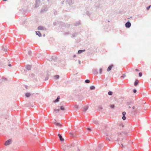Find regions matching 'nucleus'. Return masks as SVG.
Listing matches in <instances>:
<instances>
[{"mask_svg":"<svg viewBox=\"0 0 151 151\" xmlns=\"http://www.w3.org/2000/svg\"><path fill=\"white\" fill-rule=\"evenodd\" d=\"M2 80L3 81H5L6 80H7L6 78H2Z\"/></svg>","mask_w":151,"mask_h":151,"instance_id":"41","label":"nucleus"},{"mask_svg":"<svg viewBox=\"0 0 151 151\" xmlns=\"http://www.w3.org/2000/svg\"><path fill=\"white\" fill-rule=\"evenodd\" d=\"M131 23L129 21L127 22L125 24V27L127 28H130L131 26Z\"/></svg>","mask_w":151,"mask_h":151,"instance_id":"6","label":"nucleus"},{"mask_svg":"<svg viewBox=\"0 0 151 151\" xmlns=\"http://www.w3.org/2000/svg\"><path fill=\"white\" fill-rule=\"evenodd\" d=\"M60 97L59 96H58L56 99L54 101L55 103L58 102L59 101V100L60 99Z\"/></svg>","mask_w":151,"mask_h":151,"instance_id":"22","label":"nucleus"},{"mask_svg":"<svg viewBox=\"0 0 151 151\" xmlns=\"http://www.w3.org/2000/svg\"><path fill=\"white\" fill-rule=\"evenodd\" d=\"M8 65L9 66V67H11L12 66V65H11V64H8Z\"/></svg>","mask_w":151,"mask_h":151,"instance_id":"49","label":"nucleus"},{"mask_svg":"<svg viewBox=\"0 0 151 151\" xmlns=\"http://www.w3.org/2000/svg\"><path fill=\"white\" fill-rule=\"evenodd\" d=\"M138 83V81L137 80H136L134 83V85L136 86L137 85Z\"/></svg>","mask_w":151,"mask_h":151,"instance_id":"23","label":"nucleus"},{"mask_svg":"<svg viewBox=\"0 0 151 151\" xmlns=\"http://www.w3.org/2000/svg\"><path fill=\"white\" fill-rule=\"evenodd\" d=\"M48 79V77H46L45 78V80L46 81Z\"/></svg>","mask_w":151,"mask_h":151,"instance_id":"48","label":"nucleus"},{"mask_svg":"<svg viewBox=\"0 0 151 151\" xmlns=\"http://www.w3.org/2000/svg\"><path fill=\"white\" fill-rule=\"evenodd\" d=\"M44 28L43 27L41 26H39L37 28L38 29L40 30H44Z\"/></svg>","mask_w":151,"mask_h":151,"instance_id":"11","label":"nucleus"},{"mask_svg":"<svg viewBox=\"0 0 151 151\" xmlns=\"http://www.w3.org/2000/svg\"><path fill=\"white\" fill-rule=\"evenodd\" d=\"M54 124L57 126H60L61 125V124L58 123H56V122H54Z\"/></svg>","mask_w":151,"mask_h":151,"instance_id":"24","label":"nucleus"},{"mask_svg":"<svg viewBox=\"0 0 151 151\" xmlns=\"http://www.w3.org/2000/svg\"><path fill=\"white\" fill-rule=\"evenodd\" d=\"M47 10L48 7H47V6L46 5L44 6L42 9L41 12L42 13L44 12L47 11Z\"/></svg>","mask_w":151,"mask_h":151,"instance_id":"4","label":"nucleus"},{"mask_svg":"<svg viewBox=\"0 0 151 151\" xmlns=\"http://www.w3.org/2000/svg\"><path fill=\"white\" fill-rule=\"evenodd\" d=\"M28 53L29 55H30L31 54V51H28Z\"/></svg>","mask_w":151,"mask_h":151,"instance_id":"40","label":"nucleus"},{"mask_svg":"<svg viewBox=\"0 0 151 151\" xmlns=\"http://www.w3.org/2000/svg\"><path fill=\"white\" fill-rule=\"evenodd\" d=\"M102 69L101 68H100L99 69V73L101 74L102 73Z\"/></svg>","mask_w":151,"mask_h":151,"instance_id":"35","label":"nucleus"},{"mask_svg":"<svg viewBox=\"0 0 151 151\" xmlns=\"http://www.w3.org/2000/svg\"><path fill=\"white\" fill-rule=\"evenodd\" d=\"M60 111V109H54L55 111L58 112V111Z\"/></svg>","mask_w":151,"mask_h":151,"instance_id":"32","label":"nucleus"},{"mask_svg":"<svg viewBox=\"0 0 151 151\" xmlns=\"http://www.w3.org/2000/svg\"><path fill=\"white\" fill-rule=\"evenodd\" d=\"M67 2L69 5H71L74 3V0H67Z\"/></svg>","mask_w":151,"mask_h":151,"instance_id":"7","label":"nucleus"},{"mask_svg":"<svg viewBox=\"0 0 151 151\" xmlns=\"http://www.w3.org/2000/svg\"><path fill=\"white\" fill-rule=\"evenodd\" d=\"M12 141V139H9L8 140L6 141L5 142L4 145H9L10 142Z\"/></svg>","mask_w":151,"mask_h":151,"instance_id":"8","label":"nucleus"},{"mask_svg":"<svg viewBox=\"0 0 151 151\" xmlns=\"http://www.w3.org/2000/svg\"><path fill=\"white\" fill-rule=\"evenodd\" d=\"M113 66V65H110V66H109L107 68V71L109 72L110 70H111Z\"/></svg>","mask_w":151,"mask_h":151,"instance_id":"14","label":"nucleus"},{"mask_svg":"<svg viewBox=\"0 0 151 151\" xmlns=\"http://www.w3.org/2000/svg\"><path fill=\"white\" fill-rule=\"evenodd\" d=\"M70 147V145H67L64 146L63 147V149L64 151H68Z\"/></svg>","mask_w":151,"mask_h":151,"instance_id":"3","label":"nucleus"},{"mask_svg":"<svg viewBox=\"0 0 151 151\" xmlns=\"http://www.w3.org/2000/svg\"><path fill=\"white\" fill-rule=\"evenodd\" d=\"M78 151H80V150H78Z\"/></svg>","mask_w":151,"mask_h":151,"instance_id":"62","label":"nucleus"},{"mask_svg":"<svg viewBox=\"0 0 151 151\" xmlns=\"http://www.w3.org/2000/svg\"><path fill=\"white\" fill-rule=\"evenodd\" d=\"M7 47H4L3 46L2 47V50L6 52L7 50Z\"/></svg>","mask_w":151,"mask_h":151,"instance_id":"15","label":"nucleus"},{"mask_svg":"<svg viewBox=\"0 0 151 151\" xmlns=\"http://www.w3.org/2000/svg\"><path fill=\"white\" fill-rule=\"evenodd\" d=\"M4 1H7V0H3Z\"/></svg>","mask_w":151,"mask_h":151,"instance_id":"59","label":"nucleus"},{"mask_svg":"<svg viewBox=\"0 0 151 151\" xmlns=\"http://www.w3.org/2000/svg\"><path fill=\"white\" fill-rule=\"evenodd\" d=\"M79 64H80V63H81V61H80V60H79Z\"/></svg>","mask_w":151,"mask_h":151,"instance_id":"56","label":"nucleus"},{"mask_svg":"<svg viewBox=\"0 0 151 151\" xmlns=\"http://www.w3.org/2000/svg\"><path fill=\"white\" fill-rule=\"evenodd\" d=\"M151 7V5L150 6H148V7H147L146 8L147 9V10H148Z\"/></svg>","mask_w":151,"mask_h":151,"instance_id":"34","label":"nucleus"},{"mask_svg":"<svg viewBox=\"0 0 151 151\" xmlns=\"http://www.w3.org/2000/svg\"><path fill=\"white\" fill-rule=\"evenodd\" d=\"M133 92L134 93H136L137 92V90L136 89H134Z\"/></svg>","mask_w":151,"mask_h":151,"instance_id":"42","label":"nucleus"},{"mask_svg":"<svg viewBox=\"0 0 151 151\" xmlns=\"http://www.w3.org/2000/svg\"><path fill=\"white\" fill-rule=\"evenodd\" d=\"M132 108L133 109H135V107L134 106H133Z\"/></svg>","mask_w":151,"mask_h":151,"instance_id":"51","label":"nucleus"},{"mask_svg":"<svg viewBox=\"0 0 151 151\" xmlns=\"http://www.w3.org/2000/svg\"><path fill=\"white\" fill-rule=\"evenodd\" d=\"M36 35H38L39 37H41L42 36L40 32L39 31H36Z\"/></svg>","mask_w":151,"mask_h":151,"instance_id":"13","label":"nucleus"},{"mask_svg":"<svg viewBox=\"0 0 151 151\" xmlns=\"http://www.w3.org/2000/svg\"><path fill=\"white\" fill-rule=\"evenodd\" d=\"M88 107L87 106H85L84 108H83V111L85 112L87 110V109H88Z\"/></svg>","mask_w":151,"mask_h":151,"instance_id":"21","label":"nucleus"},{"mask_svg":"<svg viewBox=\"0 0 151 151\" xmlns=\"http://www.w3.org/2000/svg\"><path fill=\"white\" fill-rule=\"evenodd\" d=\"M3 63L1 62L0 61V67H2L3 66Z\"/></svg>","mask_w":151,"mask_h":151,"instance_id":"31","label":"nucleus"},{"mask_svg":"<svg viewBox=\"0 0 151 151\" xmlns=\"http://www.w3.org/2000/svg\"><path fill=\"white\" fill-rule=\"evenodd\" d=\"M86 14L88 15V16H89L90 15V12H88V11H87L86 12Z\"/></svg>","mask_w":151,"mask_h":151,"instance_id":"33","label":"nucleus"},{"mask_svg":"<svg viewBox=\"0 0 151 151\" xmlns=\"http://www.w3.org/2000/svg\"><path fill=\"white\" fill-rule=\"evenodd\" d=\"M75 107L76 108V109H78V105H76L75 106Z\"/></svg>","mask_w":151,"mask_h":151,"instance_id":"44","label":"nucleus"},{"mask_svg":"<svg viewBox=\"0 0 151 151\" xmlns=\"http://www.w3.org/2000/svg\"><path fill=\"white\" fill-rule=\"evenodd\" d=\"M54 14L56 15L57 14V12L56 11H55V12H54Z\"/></svg>","mask_w":151,"mask_h":151,"instance_id":"43","label":"nucleus"},{"mask_svg":"<svg viewBox=\"0 0 151 151\" xmlns=\"http://www.w3.org/2000/svg\"><path fill=\"white\" fill-rule=\"evenodd\" d=\"M135 70L136 71H139V70L138 69H135Z\"/></svg>","mask_w":151,"mask_h":151,"instance_id":"50","label":"nucleus"},{"mask_svg":"<svg viewBox=\"0 0 151 151\" xmlns=\"http://www.w3.org/2000/svg\"><path fill=\"white\" fill-rule=\"evenodd\" d=\"M119 138H115L113 137V136H111L107 137L106 138V139L107 140H109V141H119Z\"/></svg>","mask_w":151,"mask_h":151,"instance_id":"2","label":"nucleus"},{"mask_svg":"<svg viewBox=\"0 0 151 151\" xmlns=\"http://www.w3.org/2000/svg\"><path fill=\"white\" fill-rule=\"evenodd\" d=\"M59 76L58 75H56L55 76V78L58 79L59 78Z\"/></svg>","mask_w":151,"mask_h":151,"instance_id":"30","label":"nucleus"},{"mask_svg":"<svg viewBox=\"0 0 151 151\" xmlns=\"http://www.w3.org/2000/svg\"><path fill=\"white\" fill-rule=\"evenodd\" d=\"M58 136L60 140L61 141H63L64 140V139L62 137V135L60 134H58Z\"/></svg>","mask_w":151,"mask_h":151,"instance_id":"10","label":"nucleus"},{"mask_svg":"<svg viewBox=\"0 0 151 151\" xmlns=\"http://www.w3.org/2000/svg\"><path fill=\"white\" fill-rule=\"evenodd\" d=\"M30 95V93H27L25 94V96L27 97H29Z\"/></svg>","mask_w":151,"mask_h":151,"instance_id":"25","label":"nucleus"},{"mask_svg":"<svg viewBox=\"0 0 151 151\" xmlns=\"http://www.w3.org/2000/svg\"><path fill=\"white\" fill-rule=\"evenodd\" d=\"M95 88V87L93 86H91L90 87V89L91 90H93Z\"/></svg>","mask_w":151,"mask_h":151,"instance_id":"27","label":"nucleus"},{"mask_svg":"<svg viewBox=\"0 0 151 151\" xmlns=\"http://www.w3.org/2000/svg\"><path fill=\"white\" fill-rule=\"evenodd\" d=\"M41 1L40 0H36L35 3V7L37 8L41 4Z\"/></svg>","mask_w":151,"mask_h":151,"instance_id":"5","label":"nucleus"},{"mask_svg":"<svg viewBox=\"0 0 151 151\" xmlns=\"http://www.w3.org/2000/svg\"><path fill=\"white\" fill-rule=\"evenodd\" d=\"M85 82L86 83H89L90 82V80L88 79L86 80L85 81Z\"/></svg>","mask_w":151,"mask_h":151,"instance_id":"28","label":"nucleus"},{"mask_svg":"<svg viewBox=\"0 0 151 151\" xmlns=\"http://www.w3.org/2000/svg\"><path fill=\"white\" fill-rule=\"evenodd\" d=\"M121 146L122 147H123V145L122 144H121Z\"/></svg>","mask_w":151,"mask_h":151,"instance_id":"54","label":"nucleus"},{"mask_svg":"<svg viewBox=\"0 0 151 151\" xmlns=\"http://www.w3.org/2000/svg\"><path fill=\"white\" fill-rule=\"evenodd\" d=\"M99 108H100V109H102V107H100Z\"/></svg>","mask_w":151,"mask_h":151,"instance_id":"58","label":"nucleus"},{"mask_svg":"<svg viewBox=\"0 0 151 151\" xmlns=\"http://www.w3.org/2000/svg\"><path fill=\"white\" fill-rule=\"evenodd\" d=\"M108 94L109 95L111 96L113 94V92L112 91H109L108 92Z\"/></svg>","mask_w":151,"mask_h":151,"instance_id":"26","label":"nucleus"},{"mask_svg":"<svg viewBox=\"0 0 151 151\" xmlns=\"http://www.w3.org/2000/svg\"><path fill=\"white\" fill-rule=\"evenodd\" d=\"M120 126H121L122 127H124V126L123 125V124H120Z\"/></svg>","mask_w":151,"mask_h":151,"instance_id":"46","label":"nucleus"},{"mask_svg":"<svg viewBox=\"0 0 151 151\" xmlns=\"http://www.w3.org/2000/svg\"><path fill=\"white\" fill-rule=\"evenodd\" d=\"M78 33L77 32H75L72 35V36L73 37H76L77 36V35L78 34Z\"/></svg>","mask_w":151,"mask_h":151,"instance_id":"19","label":"nucleus"},{"mask_svg":"<svg viewBox=\"0 0 151 151\" xmlns=\"http://www.w3.org/2000/svg\"><path fill=\"white\" fill-rule=\"evenodd\" d=\"M136 110H135V111H134L136 113Z\"/></svg>","mask_w":151,"mask_h":151,"instance_id":"61","label":"nucleus"},{"mask_svg":"<svg viewBox=\"0 0 151 151\" xmlns=\"http://www.w3.org/2000/svg\"><path fill=\"white\" fill-rule=\"evenodd\" d=\"M59 24H60L59 27H60L69 28L70 26V24L62 22H60Z\"/></svg>","mask_w":151,"mask_h":151,"instance_id":"1","label":"nucleus"},{"mask_svg":"<svg viewBox=\"0 0 151 151\" xmlns=\"http://www.w3.org/2000/svg\"><path fill=\"white\" fill-rule=\"evenodd\" d=\"M125 77V74H123L122 76V77L124 78Z\"/></svg>","mask_w":151,"mask_h":151,"instance_id":"45","label":"nucleus"},{"mask_svg":"<svg viewBox=\"0 0 151 151\" xmlns=\"http://www.w3.org/2000/svg\"><path fill=\"white\" fill-rule=\"evenodd\" d=\"M93 123L96 124H99V122L98 121L96 120H94L93 121Z\"/></svg>","mask_w":151,"mask_h":151,"instance_id":"18","label":"nucleus"},{"mask_svg":"<svg viewBox=\"0 0 151 151\" xmlns=\"http://www.w3.org/2000/svg\"><path fill=\"white\" fill-rule=\"evenodd\" d=\"M60 109L61 110H64V108L63 106H60Z\"/></svg>","mask_w":151,"mask_h":151,"instance_id":"29","label":"nucleus"},{"mask_svg":"<svg viewBox=\"0 0 151 151\" xmlns=\"http://www.w3.org/2000/svg\"><path fill=\"white\" fill-rule=\"evenodd\" d=\"M110 107L111 108H114V105H112L110 106Z\"/></svg>","mask_w":151,"mask_h":151,"instance_id":"37","label":"nucleus"},{"mask_svg":"<svg viewBox=\"0 0 151 151\" xmlns=\"http://www.w3.org/2000/svg\"><path fill=\"white\" fill-rule=\"evenodd\" d=\"M122 115H123V116L122 117V119L124 120H125L126 119V117L125 116V115L126 114V113L125 111H124V112H122Z\"/></svg>","mask_w":151,"mask_h":151,"instance_id":"9","label":"nucleus"},{"mask_svg":"<svg viewBox=\"0 0 151 151\" xmlns=\"http://www.w3.org/2000/svg\"><path fill=\"white\" fill-rule=\"evenodd\" d=\"M76 56V55H74V56H73V57L74 58Z\"/></svg>","mask_w":151,"mask_h":151,"instance_id":"57","label":"nucleus"},{"mask_svg":"<svg viewBox=\"0 0 151 151\" xmlns=\"http://www.w3.org/2000/svg\"><path fill=\"white\" fill-rule=\"evenodd\" d=\"M85 51V50H79L78 52V54H81V53L84 52Z\"/></svg>","mask_w":151,"mask_h":151,"instance_id":"17","label":"nucleus"},{"mask_svg":"<svg viewBox=\"0 0 151 151\" xmlns=\"http://www.w3.org/2000/svg\"><path fill=\"white\" fill-rule=\"evenodd\" d=\"M139 77H141L142 76V73L141 72L139 73Z\"/></svg>","mask_w":151,"mask_h":151,"instance_id":"39","label":"nucleus"},{"mask_svg":"<svg viewBox=\"0 0 151 151\" xmlns=\"http://www.w3.org/2000/svg\"><path fill=\"white\" fill-rule=\"evenodd\" d=\"M31 76H34V74H32L31 75Z\"/></svg>","mask_w":151,"mask_h":151,"instance_id":"53","label":"nucleus"},{"mask_svg":"<svg viewBox=\"0 0 151 151\" xmlns=\"http://www.w3.org/2000/svg\"><path fill=\"white\" fill-rule=\"evenodd\" d=\"M45 36V34H43V37H44Z\"/></svg>","mask_w":151,"mask_h":151,"instance_id":"55","label":"nucleus"},{"mask_svg":"<svg viewBox=\"0 0 151 151\" xmlns=\"http://www.w3.org/2000/svg\"><path fill=\"white\" fill-rule=\"evenodd\" d=\"M91 0V1H92V0Z\"/></svg>","mask_w":151,"mask_h":151,"instance_id":"63","label":"nucleus"},{"mask_svg":"<svg viewBox=\"0 0 151 151\" xmlns=\"http://www.w3.org/2000/svg\"><path fill=\"white\" fill-rule=\"evenodd\" d=\"M88 130L90 131V130H91V129H90V128H88Z\"/></svg>","mask_w":151,"mask_h":151,"instance_id":"52","label":"nucleus"},{"mask_svg":"<svg viewBox=\"0 0 151 151\" xmlns=\"http://www.w3.org/2000/svg\"><path fill=\"white\" fill-rule=\"evenodd\" d=\"M69 32H65L64 33V35H69Z\"/></svg>","mask_w":151,"mask_h":151,"instance_id":"38","label":"nucleus"},{"mask_svg":"<svg viewBox=\"0 0 151 151\" xmlns=\"http://www.w3.org/2000/svg\"><path fill=\"white\" fill-rule=\"evenodd\" d=\"M31 66L29 65H27L26 66V69L28 70H30L31 69Z\"/></svg>","mask_w":151,"mask_h":151,"instance_id":"20","label":"nucleus"},{"mask_svg":"<svg viewBox=\"0 0 151 151\" xmlns=\"http://www.w3.org/2000/svg\"><path fill=\"white\" fill-rule=\"evenodd\" d=\"M131 108V107L130 106H129V108Z\"/></svg>","mask_w":151,"mask_h":151,"instance_id":"60","label":"nucleus"},{"mask_svg":"<svg viewBox=\"0 0 151 151\" xmlns=\"http://www.w3.org/2000/svg\"><path fill=\"white\" fill-rule=\"evenodd\" d=\"M81 24V22L80 21L76 22L75 24L74 25L76 26H79Z\"/></svg>","mask_w":151,"mask_h":151,"instance_id":"12","label":"nucleus"},{"mask_svg":"<svg viewBox=\"0 0 151 151\" xmlns=\"http://www.w3.org/2000/svg\"><path fill=\"white\" fill-rule=\"evenodd\" d=\"M64 2V1H63L61 2V4H63Z\"/></svg>","mask_w":151,"mask_h":151,"instance_id":"47","label":"nucleus"},{"mask_svg":"<svg viewBox=\"0 0 151 151\" xmlns=\"http://www.w3.org/2000/svg\"><path fill=\"white\" fill-rule=\"evenodd\" d=\"M57 23L56 22H54L53 23V25L54 26H55L57 25Z\"/></svg>","mask_w":151,"mask_h":151,"instance_id":"36","label":"nucleus"},{"mask_svg":"<svg viewBox=\"0 0 151 151\" xmlns=\"http://www.w3.org/2000/svg\"><path fill=\"white\" fill-rule=\"evenodd\" d=\"M93 73L95 75H97L98 73L96 69H93Z\"/></svg>","mask_w":151,"mask_h":151,"instance_id":"16","label":"nucleus"}]
</instances>
